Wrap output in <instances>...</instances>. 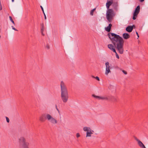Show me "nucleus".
Listing matches in <instances>:
<instances>
[{"label":"nucleus","mask_w":148,"mask_h":148,"mask_svg":"<svg viewBox=\"0 0 148 148\" xmlns=\"http://www.w3.org/2000/svg\"><path fill=\"white\" fill-rule=\"evenodd\" d=\"M93 132V130H91V129H90V130H89V131H88L86 132V137H90L91 136V134H93L92 132Z\"/></svg>","instance_id":"16"},{"label":"nucleus","mask_w":148,"mask_h":148,"mask_svg":"<svg viewBox=\"0 0 148 148\" xmlns=\"http://www.w3.org/2000/svg\"><path fill=\"white\" fill-rule=\"evenodd\" d=\"M46 47L48 49H49L50 48V47L49 46V45L48 44H47L46 45Z\"/></svg>","instance_id":"27"},{"label":"nucleus","mask_w":148,"mask_h":148,"mask_svg":"<svg viewBox=\"0 0 148 148\" xmlns=\"http://www.w3.org/2000/svg\"><path fill=\"white\" fill-rule=\"evenodd\" d=\"M144 1V0H140V2H143Z\"/></svg>","instance_id":"38"},{"label":"nucleus","mask_w":148,"mask_h":148,"mask_svg":"<svg viewBox=\"0 0 148 148\" xmlns=\"http://www.w3.org/2000/svg\"><path fill=\"white\" fill-rule=\"evenodd\" d=\"M92 96L95 98L99 99H101L102 100H106V99H107V98L106 97H102L99 96H97L95 95H92Z\"/></svg>","instance_id":"12"},{"label":"nucleus","mask_w":148,"mask_h":148,"mask_svg":"<svg viewBox=\"0 0 148 148\" xmlns=\"http://www.w3.org/2000/svg\"><path fill=\"white\" fill-rule=\"evenodd\" d=\"M107 98L106 100H111L114 102H117L118 100V98L113 96H108L106 97Z\"/></svg>","instance_id":"6"},{"label":"nucleus","mask_w":148,"mask_h":148,"mask_svg":"<svg viewBox=\"0 0 148 148\" xmlns=\"http://www.w3.org/2000/svg\"><path fill=\"white\" fill-rule=\"evenodd\" d=\"M43 13L44 15V18H45V20H46V19H47V18H46V15H45V13L44 12H43Z\"/></svg>","instance_id":"34"},{"label":"nucleus","mask_w":148,"mask_h":148,"mask_svg":"<svg viewBox=\"0 0 148 148\" xmlns=\"http://www.w3.org/2000/svg\"><path fill=\"white\" fill-rule=\"evenodd\" d=\"M44 30V26L43 23H42L41 24V32L43 36H44V34H43V31Z\"/></svg>","instance_id":"15"},{"label":"nucleus","mask_w":148,"mask_h":148,"mask_svg":"<svg viewBox=\"0 0 148 148\" xmlns=\"http://www.w3.org/2000/svg\"><path fill=\"white\" fill-rule=\"evenodd\" d=\"M115 54H116V58H118V59H119V56L118 55V54L116 52H116H115Z\"/></svg>","instance_id":"26"},{"label":"nucleus","mask_w":148,"mask_h":148,"mask_svg":"<svg viewBox=\"0 0 148 148\" xmlns=\"http://www.w3.org/2000/svg\"><path fill=\"white\" fill-rule=\"evenodd\" d=\"M95 9H96V8H94V9H92V10H92V11H93V12H94V11L95 10Z\"/></svg>","instance_id":"39"},{"label":"nucleus","mask_w":148,"mask_h":148,"mask_svg":"<svg viewBox=\"0 0 148 148\" xmlns=\"http://www.w3.org/2000/svg\"><path fill=\"white\" fill-rule=\"evenodd\" d=\"M123 36L125 39H127L130 38V35L127 33H124L123 34Z\"/></svg>","instance_id":"13"},{"label":"nucleus","mask_w":148,"mask_h":148,"mask_svg":"<svg viewBox=\"0 0 148 148\" xmlns=\"http://www.w3.org/2000/svg\"><path fill=\"white\" fill-rule=\"evenodd\" d=\"M76 137L77 138H78L80 136V135L79 134V133H78L76 134Z\"/></svg>","instance_id":"31"},{"label":"nucleus","mask_w":148,"mask_h":148,"mask_svg":"<svg viewBox=\"0 0 148 148\" xmlns=\"http://www.w3.org/2000/svg\"><path fill=\"white\" fill-rule=\"evenodd\" d=\"M112 3V1H107V2L106 3V6L107 9L109 8L110 6L111 5Z\"/></svg>","instance_id":"17"},{"label":"nucleus","mask_w":148,"mask_h":148,"mask_svg":"<svg viewBox=\"0 0 148 148\" xmlns=\"http://www.w3.org/2000/svg\"><path fill=\"white\" fill-rule=\"evenodd\" d=\"M137 16L134 15L133 14V16L132 17V19L134 20H135L136 19V17H137Z\"/></svg>","instance_id":"22"},{"label":"nucleus","mask_w":148,"mask_h":148,"mask_svg":"<svg viewBox=\"0 0 148 148\" xmlns=\"http://www.w3.org/2000/svg\"><path fill=\"white\" fill-rule=\"evenodd\" d=\"M112 26V25L110 23L109 24L108 26L106 27L105 28V30L108 32H110Z\"/></svg>","instance_id":"14"},{"label":"nucleus","mask_w":148,"mask_h":148,"mask_svg":"<svg viewBox=\"0 0 148 148\" xmlns=\"http://www.w3.org/2000/svg\"><path fill=\"white\" fill-rule=\"evenodd\" d=\"M135 139L137 141L138 145L140 147L142 148H146L144 145L136 137L135 138Z\"/></svg>","instance_id":"9"},{"label":"nucleus","mask_w":148,"mask_h":148,"mask_svg":"<svg viewBox=\"0 0 148 148\" xmlns=\"http://www.w3.org/2000/svg\"><path fill=\"white\" fill-rule=\"evenodd\" d=\"M122 72L125 75H126L127 74V72L124 70H122Z\"/></svg>","instance_id":"30"},{"label":"nucleus","mask_w":148,"mask_h":148,"mask_svg":"<svg viewBox=\"0 0 148 148\" xmlns=\"http://www.w3.org/2000/svg\"><path fill=\"white\" fill-rule=\"evenodd\" d=\"M138 13V12H136V11H135L133 13V14L134 15L137 16Z\"/></svg>","instance_id":"23"},{"label":"nucleus","mask_w":148,"mask_h":148,"mask_svg":"<svg viewBox=\"0 0 148 148\" xmlns=\"http://www.w3.org/2000/svg\"><path fill=\"white\" fill-rule=\"evenodd\" d=\"M135 11H136V12H138V13H139L140 11V7L139 5H138L136 7Z\"/></svg>","instance_id":"19"},{"label":"nucleus","mask_w":148,"mask_h":148,"mask_svg":"<svg viewBox=\"0 0 148 148\" xmlns=\"http://www.w3.org/2000/svg\"><path fill=\"white\" fill-rule=\"evenodd\" d=\"M93 12H94L92 10H91L90 11V14L92 16L93 15Z\"/></svg>","instance_id":"29"},{"label":"nucleus","mask_w":148,"mask_h":148,"mask_svg":"<svg viewBox=\"0 0 148 148\" xmlns=\"http://www.w3.org/2000/svg\"><path fill=\"white\" fill-rule=\"evenodd\" d=\"M92 77L93 78H95L97 80L99 81L100 80L99 78V77L98 76H96V77H95L93 76H92Z\"/></svg>","instance_id":"20"},{"label":"nucleus","mask_w":148,"mask_h":148,"mask_svg":"<svg viewBox=\"0 0 148 148\" xmlns=\"http://www.w3.org/2000/svg\"><path fill=\"white\" fill-rule=\"evenodd\" d=\"M12 2H13L14 1V0H12Z\"/></svg>","instance_id":"40"},{"label":"nucleus","mask_w":148,"mask_h":148,"mask_svg":"<svg viewBox=\"0 0 148 148\" xmlns=\"http://www.w3.org/2000/svg\"><path fill=\"white\" fill-rule=\"evenodd\" d=\"M40 8H41V10H42L43 12H44V10L43 8L42 7V6H40Z\"/></svg>","instance_id":"36"},{"label":"nucleus","mask_w":148,"mask_h":148,"mask_svg":"<svg viewBox=\"0 0 148 148\" xmlns=\"http://www.w3.org/2000/svg\"><path fill=\"white\" fill-rule=\"evenodd\" d=\"M12 29H14V30L16 31H18V30L17 29H16L13 26H12Z\"/></svg>","instance_id":"32"},{"label":"nucleus","mask_w":148,"mask_h":148,"mask_svg":"<svg viewBox=\"0 0 148 148\" xmlns=\"http://www.w3.org/2000/svg\"><path fill=\"white\" fill-rule=\"evenodd\" d=\"M105 65L106 66L105 74L106 75H108V73L110 72V66L109 65V62H106V63Z\"/></svg>","instance_id":"8"},{"label":"nucleus","mask_w":148,"mask_h":148,"mask_svg":"<svg viewBox=\"0 0 148 148\" xmlns=\"http://www.w3.org/2000/svg\"><path fill=\"white\" fill-rule=\"evenodd\" d=\"M61 98L64 103H66L69 98V95L66 87L65 83L62 81L61 82Z\"/></svg>","instance_id":"2"},{"label":"nucleus","mask_w":148,"mask_h":148,"mask_svg":"<svg viewBox=\"0 0 148 148\" xmlns=\"http://www.w3.org/2000/svg\"><path fill=\"white\" fill-rule=\"evenodd\" d=\"M112 0H111V1H112Z\"/></svg>","instance_id":"41"},{"label":"nucleus","mask_w":148,"mask_h":148,"mask_svg":"<svg viewBox=\"0 0 148 148\" xmlns=\"http://www.w3.org/2000/svg\"><path fill=\"white\" fill-rule=\"evenodd\" d=\"M135 27V26L133 25L132 26H128L126 28V30L128 32H131L133 29V27Z\"/></svg>","instance_id":"10"},{"label":"nucleus","mask_w":148,"mask_h":148,"mask_svg":"<svg viewBox=\"0 0 148 148\" xmlns=\"http://www.w3.org/2000/svg\"><path fill=\"white\" fill-rule=\"evenodd\" d=\"M6 119L7 122L8 123H9V121H9V119L7 117H6Z\"/></svg>","instance_id":"28"},{"label":"nucleus","mask_w":148,"mask_h":148,"mask_svg":"<svg viewBox=\"0 0 148 148\" xmlns=\"http://www.w3.org/2000/svg\"><path fill=\"white\" fill-rule=\"evenodd\" d=\"M136 34H137V36L138 38L139 37V36L137 32H136Z\"/></svg>","instance_id":"37"},{"label":"nucleus","mask_w":148,"mask_h":148,"mask_svg":"<svg viewBox=\"0 0 148 148\" xmlns=\"http://www.w3.org/2000/svg\"><path fill=\"white\" fill-rule=\"evenodd\" d=\"M55 106H56V109L58 111V112H59V109H58V108H57V106L56 105Z\"/></svg>","instance_id":"35"},{"label":"nucleus","mask_w":148,"mask_h":148,"mask_svg":"<svg viewBox=\"0 0 148 148\" xmlns=\"http://www.w3.org/2000/svg\"><path fill=\"white\" fill-rule=\"evenodd\" d=\"M20 148H29V143L26 142L23 137H21L19 139Z\"/></svg>","instance_id":"3"},{"label":"nucleus","mask_w":148,"mask_h":148,"mask_svg":"<svg viewBox=\"0 0 148 148\" xmlns=\"http://www.w3.org/2000/svg\"><path fill=\"white\" fill-rule=\"evenodd\" d=\"M108 35L116 48L121 54L123 53L124 41L119 35L113 33H109Z\"/></svg>","instance_id":"1"},{"label":"nucleus","mask_w":148,"mask_h":148,"mask_svg":"<svg viewBox=\"0 0 148 148\" xmlns=\"http://www.w3.org/2000/svg\"><path fill=\"white\" fill-rule=\"evenodd\" d=\"M138 13V12H136V11H135L133 13V14L134 15L137 16Z\"/></svg>","instance_id":"24"},{"label":"nucleus","mask_w":148,"mask_h":148,"mask_svg":"<svg viewBox=\"0 0 148 148\" xmlns=\"http://www.w3.org/2000/svg\"><path fill=\"white\" fill-rule=\"evenodd\" d=\"M9 18H10V20L11 21V22L14 24L15 25V23L14 21L13 20L12 17L11 16H9Z\"/></svg>","instance_id":"21"},{"label":"nucleus","mask_w":148,"mask_h":148,"mask_svg":"<svg viewBox=\"0 0 148 148\" xmlns=\"http://www.w3.org/2000/svg\"><path fill=\"white\" fill-rule=\"evenodd\" d=\"M90 129L89 127H84L83 128V130L84 131H86L87 132L88 131H89V130H90Z\"/></svg>","instance_id":"18"},{"label":"nucleus","mask_w":148,"mask_h":148,"mask_svg":"<svg viewBox=\"0 0 148 148\" xmlns=\"http://www.w3.org/2000/svg\"><path fill=\"white\" fill-rule=\"evenodd\" d=\"M114 45H113L111 44H109L108 45V47L112 51L114 52H116V50L114 48Z\"/></svg>","instance_id":"11"},{"label":"nucleus","mask_w":148,"mask_h":148,"mask_svg":"<svg viewBox=\"0 0 148 148\" xmlns=\"http://www.w3.org/2000/svg\"><path fill=\"white\" fill-rule=\"evenodd\" d=\"M113 16V12L112 9H108L106 17L108 21L111 22Z\"/></svg>","instance_id":"4"},{"label":"nucleus","mask_w":148,"mask_h":148,"mask_svg":"<svg viewBox=\"0 0 148 148\" xmlns=\"http://www.w3.org/2000/svg\"><path fill=\"white\" fill-rule=\"evenodd\" d=\"M138 13V12H136V11H135L133 13V14L134 15L137 16Z\"/></svg>","instance_id":"25"},{"label":"nucleus","mask_w":148,"mask_h":148,"mask_svg":"<svg viewBox=\"0 0 148 148\" xmlns=\"http://www.w3.org/2000/svg\"><path fill=\"white\" fill-rule=\"evenodd\" d=\"M47 119L53 124H55L57 123V121L49 114H48L47 116Z\"/></svg>","instance_id":"5"},{"label":"nucleus","mask_w":148,"mask_h":148,"mask_svg":"<svg viewBox=\"0 0 148 148\" xmlns=\"http://www.w3.org/2000/svg\"><path fill=\"white\" fill-rule=\"evenodd\" d=\"M48 114H43L40 117L39 120L42 122H44L47 119V116Z\"/></svg>","instance_id":"7"},{"label":"nucleus","mask_w":148,"mask_h":148,"mask_svg":"<svg viewBox=\"0 0 148 148\" xmlns=\"http://www.w3.org/2000/svg\"><path fill=\"white\" fill-rule=\"evenodd\" d=\"M2 8L1 3V2H0V10H2Z\"/></svg>","instance_id":"33"}]
</instances>
